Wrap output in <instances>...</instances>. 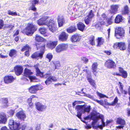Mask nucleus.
<instances>
[{"instance_id":"1","label":"nucleus","mask_w":130,"mask_h":130,"mask_svg":"<svg viewBox=\"0 0 130 130\" xmlns=\"http://www.w3.org/2000/svg\"><path fill=\"white\" fill-rule=\"evenodd\" d=\"M48 18L47 16L43 17L37 21V23L39 26L47 25L49 27V30L52 32H53L56 29V23L52 19L48 21L47 19Z\"/></svg>"},{"instance_id":"2","label":"nucleus","mask_w":130,"mask_h":130,"mask_svg":"<svg viewBox=\"0 0 130 130\" xmlns=\"http://www.w3.org/2000/svg\"><path fill=\"white\" fill-rule=\"evenodd\" d=\"M90 119H92L93 121L92 122L93 124L96 123L99 119H100L102 122V125H98L96 127V129H102L103 127L105 126V123L104 122V117L100 113L96 112H92L90 115H89L88 117L85 118L86 120Z\"/></svg>"},{"instance_id":"3","label":"nucleus","mask_w":130,"mask_h":130,"mask_svg":"<svg viewBox=\"0 0 130 130\" xmlns=\"http://www.w3.org/2000/svg\"><path fill=\"white\" fill-rule=\"evenodd\" d=\"M77 111L76 116L80 119H82V114L86 112L89 113L91 109V106L86 105H78L75 107Z\"/></svg>"},{"instance_id":"4","label":"nucleus","mask_w":130,"mask_h":130,"mask_svg":"<svg viewBox=\"0 0 130 130\" xmlns=\"http://www.w3.org/2000/svg\"><path fill=\"white\" fill-rule=\"evenodd\" d=\"M36 44V46L37 49L39 48H41L42 50L41 51V53L36 52L34 53L32 55L31 57L32 58H36L37 59L40 58L41 59L43 57V55L44 53L43 51L45 48V46H41L40 44L39 46V44Z\"/></svg>"},{"instance_id":"5","label":"nucleus","mask_w":130,"mask_h":130,"mask_svg":"<svg viewBox=\"0 0 130 130\" xmlns=\"http://www.w3.org/2000/svg\"><path fill=\"white\" fill-rule=\"evenodd\" d=\"M37 29L36 27L32 24H29L24 31L27 35L31 36L35 32Z\"/></svg>"},{"instance_id":"6","label":"nucleus","mask_w":130,"mask_h":130,"mask_svg":"<svg viewBox=\"0 0 130 130\" xmlns=\"http://www.w3.org/2000/svg\"><path fill=\"white\" fill-rule=\"evenodd\" d=\"M32 72L30 70L27 68H26L24 70V75L26 77H28L31 82H36L39 81V79H37L35 77L33 76L30 75L32 74Z\"/></svg>"},{"instance_id":"7","label":"nucleus","mask_w":130,"mask_h":130,"mask_svg":"<svg viewBox=\"0 0 130 130\" xmlns=\"http://www.w3.org/2000/svg\"><path fill=\"white\" fill-rule=\"evenodd\" d=\"M43 88V86L41 85H37L31 86L30 87L28 90L29 92L32 93H36L38 90H40Z\"/></svg>"},{"instance_id":"8","label":"nucleus","mask_w":130,"mask_h":130,"mask_svg":"<svg viewBox=\"0 0 130 130\" xmlns=\"http://www.w3.org/2000/svg\"><path fill=\"white\" fill-rule=\"evenodd\" d=\"M68 45L67 44L61 43L58 45L56 47L55 50L56 52L60 53L67 49Z\"/></svg>"},{"instance_id":"9","label":"nucleus","mask_w":130,"mask_h":130,"mask_svg":"<svg viewBox=\"0 0 130 130\" xmlns=\"http://www.w3.org/2000/svg\"><path fill=\"white\" fill-rule=\"evenodd\" d=\"M124 33V30L122 28L120 27H117L115 31V36L117 38H119V36L120 37L123 36Z\"/></svg>"},{"instance_id":"10","label":"nucleus","mask_w":130,"mask_h":130,"mask_svg":"<svg viewBox=\"0 0 130 130\" xmlns=\"http://www.w3.org/2000/svg\"><path fill=\"white\" fill-rule=\"evenodd\" d=\"M105 66L108 68H114L116 67L115 63L112 60H108L105 63Z\"/></svg>"},{"instance_id":"11","label":"nucleus","mask_w":130,"mask_h":130,"mask_svg":"<svg viewBox=\"0 0 130 130\" xmlns=\"http://www.w3.org/2000/svg\"><path fill=\"white\" fill-rule=\"evenodd\" d=\"M36 105L37 109L40 111H44L46 108V106L39 102L37 103Z\"/></svg>"},{"instance_id":"12","label":"nucleus","mask_w":130,"mask_h":130,"mask_svg":"<svg viewBox=\"0 0 130 130\" xmlns=\"http://www.w3.org/2000/svg\"><path fill=\"white\" fill-rule=\"evenodd\" d=\"M119 5H113L110 7L109 12L111 14H115L117 13L118 11V9Z\"/></svg>"},{"instance_id":"13","label":"nucleus","mask_w":130,"mask_h":130,"mask_svg":"<svg viewBox=\"0 0 130 130\" xmlns=\"http://www.w3.org/2000/svg\"><path fill=\"white\" fill-rule=\"evenodd\" d=\"M68 35L65 32H63L61 33L59 36V40L62 41L63 42L67 41Z\"/></svg>"},{"instance_id":"14","label":"nucleus","mask_w":130,"mask_h":130,"mask_svg":"<svg viewBox=\"0 0 130 130\" xmlns=\"http://www.w3.org/2000/svg\"><path fill=\"white\" fill-rule=\"evenodd\" d=\"M14 80V78L13 76L10 75L5 76L4 78V82L7 84L12 82Z\"/></svg>"},{"instance_id":"15","label":"nucleus","mask_w":130,"mask_h":130,"mask_svg":"<svg viewBox=\"0 0 130 130\" xmlns=\"http://www.w3.org/2000/svg\"><path fill=\"white\" fill-rule=\"evenodd\" d=\"M117 123L120 124L121 125L116 127L117 129H121L124 127V125L125 124V121L120 118H118L117 120Z\"/></svg>"},{"instance_id":"16","label":"nucleus","mask_w":130,"mask_h":130,"mask_svg":"<svg viewBox=\"0 0 130 130\" xmlns=\"http://www.w3.org/2000/svg\"><path fill=\"white\" fill-rule=\"evenodd\" d=\"M16 116L21 120H24L26 117V116L22 111H20L16 115Z\"/></svg>"},{"instance_id":"17","label":"nucleus","mask_w":130,"mask_h":130,"mask_svg":"<svg viewBox=\"0 0 130 130\" xmlns=\"http://www.w3.org/2000/svg\"><path fill=\"white\" fill-rule=\"evenodd\" d=\"M87 78L88 82L94 88H96V84L94 80L91 78V76L90 74H88L87 75Z\"/></svg>"},{"instance_id":"18","label":"nucleus","mask_w":130,"mask_h":130,"mask_svg":"<svg viewBox=\"0 0 130 130\" xmlns=\"http://www.w3.org/2000/svg\"><path fill=\"white\" fill-rule=\"evenodd\" d=\"M57 41H50L48 42L47 46L48 48L52 49L55 47L57 45Z\"/></svg>"},{"instance_id":"19","label":"nucleus","mask_w":130,"mask_h":130,"mask_svg":"<svg viewBox=\"0 0 130 130\" xmlns=\"http://www.w3.org/2000/svg\"><path fill=\"white\" fill-rule=\"evenodd\" d=\"M14 70L16 74L19 76L22 73L23 68L21 66H17L14 68Z\"/></svg>"},{"instance_id":"20","label":"nucleus","mask_w":130,"mask_h":130,"mask_svg":"<svg viewBox=\"0 0 130 130\" xmlns=\"http://www.w3.org/2000/svg\"><path fill=\"white\" fill-rule=\"evenodd\" d=\"M80 39L79 34H75L72 36L71 38V41L72 42H78Z\"/></svg>"},{"instance_id":"21","label":"nucleus","mask_w":130,"mask_h":130,"mask_svg":"<svg viewBox=\"0 0 130 130\" xmlns=\"http://www.w3.org/2000/svg\"><path fill=\"white\" fill-rule=\"evenodd\" d=\"M130 10L127 5H125L123 7L122 10V14L123 15H128L129 13Z\"/></svg>"},{"instance_id":"22","label":"nucleus","mask_w":130,"mask_h":130,"mask_svg":"<svg viewBox=\"0 0 130 130\" xmlns=\"http://www.w3.org/2000/svg\"><path fill=\"white\" fill-rule=\"evenodd\" d=\"M6 116L5 114H0V123L5 124L7 121Z\"/></svg>"},{"instance_id":"23","label":"nucleus","mask_w":130,"mask_h":130,"mask_svg":"<svg viewBox=\"0 0 130 130\" xmlns=\"http://www.w3.org/2000/svg\"><path fill=\"white\" fill-rule=\"evenodd\" d=\"M58 22L59 27L62 26L64 22V20L63 18L62 17H58Z\"/></svg>"},{"instance_id":"24","label":"nucleus","mask_w":130,"mask_h":130,"mask_svg":"<svg viewBox=\"0 0 130 130\" xmlns=\"http://www.w3.org/2000/svg\"><path fill=\"white\" fill-rule=\"evenodd\" d=\"M77 26L78 29L82 31H84L85 27L84 24L81 22H79L77 24Z\"/></svg>"},{"instance_id":"25","label":"nucleus","mask_w":130,"mask_h":130,"mask_svg":"<svg viewBox=\"0 0 130 130\" xmlns=\"http://www.w3.org/2000/svg\"><path fill=\"white\" fill-rule=\"evenodd\" d=\"M98 65L97 63L94 62L92 64V69L93 70L92 72L95 75H96Z\"/></svg>"},{"instance_id":"26","label":"nucleus","mask_w":130,"mask_h":130,"mask_svg":"<svg viewBox=\"0 0 130 130\" xmlns=\"http://www.w3.org/2000/svg\"><path fill=\"white\" fill-rule=\"evenodd\" d=\"M39 31L41 34L44 36H46L47 34L46 32V30L45 28H40L39 29Z\"/></svg>"},{"instance_id":"27","label":"nucleus","mask_w":130,"mask_h":130,"mask_svg":"<svg viewBox=\"0 0 130 130\" xmlns=\"http://www.w3.org/2000/svg\"><path fill=\"white\" fill-rule=\"evenodd\" d=\"M104 41V39L102 37H99L98 39L97 46H100L101 45L103 44Z\"/></svg>"},{"instance_id":"28","label":"nucleus","mask_w":130,"mask_h":130,"mask_svg":"<svg viewBox=\"0 0 130 130\" xmlns=\"http://www.w3.org/2000/svg\"><path fill=\"white\" fill-rule=\"evenodd\" d=\"M77 28L75 26H72L69 27L67 29V32L69 33H72L75 31L76 30Z\"/></svg>"},{"instance_id":"29","label":"nucleus","mask_w":130,"mask_h":130,"mask_svg":"<svg viewBox=\"0 0 130 130\" xmlns=\"http://www.w3.org/2000/svg\"><path fill=\"white\" fill-rule=\"evenodd\" d=\"M121 50H124L126 49L125 44L123 42H120L119 43V48Z\"/></svg>"},{"instance_id":"30","label":"nucleus","mask_w":130,"mask_h":130,"mask_svg":"<svg viewBox=\"0 0 130 130\" xmlns=\"http://www.w3.org/2000/svg\"><path fill=\"white\" fill-rule=\"evenodd\" d=\"M122 16L121 15H118L116 17L115 19V23H119L120 22L122 21Z\"/></svg>"},{"instance_id":"31","label":"nucleus","mask_w":130,"mask_h":130,"mask_svg":"<svg viewBox=\"0 0 130 130\" xmlns=\"http://www.w3.org/2000/svg\"><path fill=\"white\" fill-rule=\"evenodd\" d=\"M20 124L19 123H17L15 122L13 125L12 126V127L11 128V130L13 129L19 130V128L20 126Z\"/></svg>"},{"instance_id":"32","label":"nucleus","mask_w":130,"mask_h":130,"mask_svg":"<svg viewBox=\"0 0 130 130\" xmlns=\"http://www.w3.org/2000/svg\"><path fill=\"white\" fill-rule=\"evenodd\" d=\"M17 53V51L15 50L12 49L10 50L9 55L10 57L15 56Z\"/></svg>"},{"instance_id":"33","label":"nucleus","mask_w":130,"mask_h":130,"mask_svg":"<svg viewBox=\"0 0 130 130\" xmlns=\"http://www.w3.org/2000/svg\"><path fill=\"white\" fill-rule=\"evenodd\" d=\"M14 27V25L11 24L9 25H5L4 28L6 29H9V30H11L13 29V28Z\"/></svg>"},{"instance_id":"34","label":"nucleus","mask_w":130,"mask_h":130,"mask_svg":"<svg viewBox=\"0 0 130 130\" xmlns=\"http://www.w3.org/2000/svg\"><path fill=\"white\" fill-rule=\"evenodd\" d=\"M36 71L37 72V75L38 76H39L41 77L44 78V75L43 73H42L41 72L40 70L38 68L36 69Z\"/></svg>"},{"instance_id":"35","label":"nucleus","mask_w":130,"mask_h":130,"mask_svg":"<svg viewBox=\"0 0 130 130\" xmlns=\"http://www.w3.org/2000/svg\"><path fill=\"white\" fill-rule=\"evenodd\" d=\"M36 40L38 42H42L43 41V39L42 37L37 35L35 37Z\"/></svg>"},{"instance_id":"36","label":"nucleus","mask_w":130,"mask_h":130,"mask_svg":"<svg viewBox=\"0 0 130 130\" xmlns=\"http://www.w3.org/2000/svg\"><path fill=\"white\" fill-rule=\"evenodd\" d=\"M53 65L55 66V68H54L55 69H58L59 67L60 66V64L59 62V61H56L53 62Z\"/></svg>"},{"instance_id":"37","label":"nucleus","mask_w":130,"mask_h":130,"mask_svg":"<svg viewBox=\"0 0 130 130\" xmlns=\"http://www.w3.org/2000/svg\"><path fill=\"white\" fill-rule=\"evenodd\" d=\"M92 19L86 17L84 20L85 23L87 25H88L91 22Z\"/></svg>"},{"instance_id":"38","label":"nucleus","mask_w":130,"mask_h":130,"mask_svg":"<svg viewBox=\"0 0 130 130\" xmlns=\"http://www.w3.org/2000/svg\"><path fill=\"white\" fill-rule=\"evenodd\" d=\"M118 99L117 97H116L115 99H114V100L112 103L110 104H109V105L110 106H115V104L117 103V102L118 101Z\"/></svg>"},{"instance_id":"39","label":"nucleus","mask_w":130,"mask_h":130,"mask_svg":"<svg viewBox=\"0 0 130 130\" xmlns=\"http://www.w3.org/2000/svg\"><path fill=\"white\" fill-rule=\"evenodd\" d=\"M30 49V47L28 45H26L23 46L21 50L23 52L26 51H29Z\"/></svg>"},{"instance_id":"40","label":"nucleus","mask_w":130,"mask_h":130,"mask_svg":"<svg viewBox=\"0 0 130 130\" xmlns=\"http://www.w3.org/2000/svg\"><path fill=\"white\" fill-rule=\"evenodd\" d=\"M94 16V14L93 13V11L91 10L89 13L88 14L87 17L92 19L93 17Z\"/></svg>"},{"instance_id":"41","label":"nucleus","mask_w":130,"mask_h":130,"mask_svg":"<svg viewBox=\"0 0 130 130\" xmlns=\"http://www.w3.org/2000/svg\"><path fill=\"white\" fill-rule=\"evenodd\" d=\"M2 102L4 108L6 107L7 106V104L8 102V99L6 98L3 99Z\"/></svg>"},{"instance_id":"42","label":"nucleus","mask_w":130,"mask_h":130,"mask_svg":"<svg viewBox=\"0 0 130 130\" xmlns=\"http://www.w3.org/2000/svg\"><path fill=\"white\" fill-rule=\"evenodd\" d=\"M94 39V37L93 36H91L90 37L89 42L92 45H95Z\"/></svg>"},{"instance_id":"43","label":"nucleus","mask_w":130,"mask_h":130,"mask_svg":"<svg viewBox=\"0 0 130 130\" xmlns=\"http://www.w3.org/2000/svg\"><path fill=\"white\" fill-rule=\"evenodd\" d=\"M46 57L48 59L49 62H50L53 58V55L51 53H48L46 55Z\"/></svg>"},{"instance_id":"44","label":"nucleus","mask_w":130,"mask_h":130,"mask_svg":"<svg viewBox=\"0 0 130 130\" xmlns=\"http://www.w3.org/2000/svg\"><path fill=\"white\" fill-rule=\"evenodd\" d=\"M106 20V22H107V24H106L105 23H104V25H105L107 26H109V25L111 24L112 23L111 19L108 18Z\"/></svg>"},{"instance_id":"45","label":"nucleus","mask_w":130,"mask_h":130,"mask_svg":"<svg viewBox=\"0 0 130 130\" xmlns=\"http://www.w3.org/2000/svg\"><path fill=\"white\" fill-rule=\"evenodd\" d=\"M82 94H84V95L86 96L92 100H93L94 101H95V99H94L93 96L89 94H86L85 93L83 92L82 93Z\"/></svg>"},{"instance_id":"46","label":"nucleus","mask_w":130,"mask_h":130,"mask_svg":"<svg viewBox=\"0 0 130 130\" xmlns=\"http://www.w3.org/2000/svg\"><path fill=\"white\" fill-rule=\"evenodd\" d=\"M52 81L50 77L48 78L45 81V83L47 85H49L52 83Z\"/></svg>"},{"instance_id":"47","label":"nucleus","mask_w":130,"mask_h":130,"mask_svg":"<svg viewBox=\"0 0 130 130\" xmlns=\"http://www.w3.org/2000/svg\"><path fill=\"white\" fill-rule=\"evenodd\" d=\"M15 122H14V121L12 120H9V128L10 129L11 127H12V126L14 124Z\"/></svg>"},{"instance_id":"48","label":"nucleus","mask_w":130,"mask_h":130,"mask_svg":"<svg viewBox=\"0 0 130 130\" xmlns=\"http://www.w3.org/2000/svg\"><path fill=\"white\" fill-rule=\"evenodd\" d=\"M32 5H35L36 4H38L39 3V0H31Z\"/></svg>"},{"instance_id":"49","label":"nucleus","mask_w":130,"mask_h":130,"mask_svg":"<svg viewBox=\"0 0 130 130\" xmlns=\"http://www.w3.org/2000/svg\"><path fill=\"white\" fill-rule=\"evenodd\" d=\"M119 84L120 85L119 88L120 89V91L122 93H123V86L122 84V83L120 82H119Z\"/></svg>"},{"instance_id":"50","label":"nucleus","mask_w":130,"mask_h":130,"mask_svg":"<svg viewBox=\"0 0 130 130\" xmlns=\"http://www.w3.org/2000/svg\"><path fill=\"white\" fill-rule=\"evenodd\" d=\"M4 25V21L0 19V30L2 29Z\"/></svg>"},{"instance_id":"51","label":"nucleus","mask_w":130,"mask_h":130,"mask_svg":"<svg viewBox=\"0 0 130 130\" xmlns=\"http://www.w3.org/2000/svg\"><path fill=\"white\" fill-rule=\"evenodd\" d=\"M26 127V125H20L19 130H24Z\"/></svg>"},{"instance_id":"52","label":"nucleus","mask_w":130,"mask_h":130,"mask_svg":"<svg viewBox=\"0 0 130 130\" xmlns=\"http://www.w3.org/2000/svg\"><path fill=\"white\" fill-rule=\"evenodd\" d=\"M8 14L9 15L13 16L17 15V13L16 12H13L10 10H9L8 11Z\"/></svg>"},{"instance_id":"53","label":"nucleus","mask_w":130,"mask_h":130,"mask_svg":"<svg viewBox=\"0 0 130 130\" xmlns=\"http://www.w3.org/2000/svg\"><path fill=\"white\" fill-rule=\"evenodd\" d=\"M82 60L86 63L88 62V60L87 58L85 57H82L81 58Z\"/></svg>"},{"instance_id":"54","label":"nucleus","mask_w":130,"mask_h":130,"mask_svg":"<svg viewBox=\"0 0 130 130\" xmlns=\"http://www.w3.org/2000/svg\"><path fill=\"white\" fill-rule=\"evenodd\" d=\"M122 76L124 78L126 77L127 76V74L126 71H124L122 73Z\"/></svg>"},{"instance_id":"55","label":"nucleus","mask_w":130,"mask_h":130,"mask_svg":"<svg viewBox=\"0 0 130 130\" xmlns=\"http://www.w3.org/2000/svg\"><path fill=\"white\" fill-rule=\"evenodd\" d=\"M51 75L50 74L46 73L44 75V78H47L51 77Z\"/></svg>"},{"instance_id":"56","label":"nucleus","mask_w":130,"mask_h":130,"mask_svg":"<svg viewBox=\"0 0 130 130\" xmlns=\"http://www.w3.org/2000/svg\"><path fill=\"white\" fill-rule=\"evenodd\" d=\"M35 6L32 5L30 7V9L34 11H36L37 9Z\"/></svg>"},{"instance_id":"57","label":"nucleus","mask_w":130,"mask_h":130,"mask_svg":"<svg viewBox=\"0 0 130 130\" xmlns=\"http://www.w3.org/2000/svg\"><path fill=\"white\" fill-rule=\"evenodd\" d=\"M119 43H116L114 44L113 45V47L115 49L119 48Z\"/></svg>"},{"instance_id":"58","label":"nucleus","mask_w":130,"mask_h":130,"mask_svg":"<svg viewBox=\"0 0 130 130\" xmlns=\"http://www.w3.org/2000/svg\"><path fill=\"white\" fill-rule=\"evenodd\" d=\"M95 101L101 105H103L104 104V102L102 100L99 101L95 99Z\"/></svg>"},{"instance_id":"59","label":"nucleus","mask_w":130,"mask_h":130,"mask_svg":"<svg viewBox=\"0 0 130 130\" xmlns=\"http://www.w3.org/2000/svg\"><path fill=\"white\" fill-rule=\"evenodd\" d=\"M98 95L101 98H103L104 97H106V96L103 94L98 93Z\"/></svg>"},{"instance_id":"60","label":"nucleus","mask_w":130,"mask_h":130,"mask_svg":"<svg viewBox=\"0 0 130 130\" xmlns=\"http://www.w3.org/2000/svg\"><path fill=\"white\" fill-rule=\"evenodd\" d=\"M50 78L51 79L52 81H56L57 80V79L55 76H51Z\"/></svg>"},{"instance_id":"61","label":"nucleus","mask_w":130,"mask_h":130,"mask_svg":"<svg viewBox=\"0 0 130 130\" xmlns=\"http://www.w3.org/2000/svg\"><path fill=\"white\" fill-rule=\"evenodd\" d=\"M102 17L104 20H106L108 18H107L106 15L104 13L102 15Z\"/></svg>"},{"instance_id":"62","label":"nucleus","mask_w":130,"mask_h":130,"mask_svg":"<svg viewBox=\"0 0 130 130\" xmlns=\"http://www.w3.org/2000/svg\"><path fill=\"white\" fill-rule=\"evenodd\" d=\"M14 113V111L12 110H10L9 112V113L10 114V116H12L13 115Z\"/></svg>"},{"instance_id":"63","label":"nucleus","mask_w":130,"mask_h":130,"mask_svg":"<svg viewBox=\"0 0 130 130\" xmlns=\"http://www.w3.org/2000/svg\"><path fill=\"white\" fill-rule=\"evenodd\" d=\"M19 30H17L16 32L14 34V37L16 36L19 34Z\"/></svg>"},{"instance_id":"64","label":"nucleus","mask_w":130,"mask_h":130,"mask_svg":"<svg viewBox=\"0 0 130 130\" xmlns=\"http://www.w3.org/2000/svg\"><path fill=\"white\" fill-rule=\"evenodd\" d=\"M128 51L129 52H130V42H129L128 47Z\"/></svg>"}]
</instances>
